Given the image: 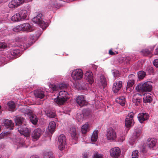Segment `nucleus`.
Here are the masks:
<instances>
[{
	"label": "nucleus",
	"instance_id": "a211bd4d",
	"mask_svg": "<svg viewBox=\"0 0 158 158\" xmlns=\"http://www.w3.org/2000/svg\"><path fill=\"white\" fill-rule=\"evenodd\" d=\"M23 31H31L34 30V27L28 23H25L22 24Z\"/></svg>",
	"mask_w": 158,
	"mask_h": 158
},
{
	"label": "nucleus",
	"instance_id": "603ef678",
	"mask_svg": "<svg viewBox=\"0 0 158 158\" xmlns=\"http://www.w3.org/2000/svg\"><path fill=\"white\" fill-rule=\"evenodd\" d=\"M24 0H15L18 6L23 4Z\"/></svg>",
	"mask_w": 158,
	"mask_h": 158
},
{
	"label": "nucleus",
	"instance_id": "0e129e2a",
	"mask_svg": "<svg viewBox=\"0 0 158 158\" xmlns=\"http://www.w3.org/2000/svg\"><path fill=\"white\" fill-rule=\"evenodd\" d=\"M1 108V106L0 105V109Z\"/></svg>",
	"mask_w": 158,
	"mask_h": 158
},
{
	"label": "nucleus",
	"instance_id": "864d4df0",
	"mask_svg": "<svg viewBox=\"0 0 158 158\" xmlns=\"http://www.w3.org/2000/svg\"><path fill=\"white\" fill-rule=\"evenodd\" d=\"M147 69L149 73H152L154 72L153 69L152 67H149Z\"/></svg>",
	"mask_w": 158,
	"mask_h": 158
},
{
	"label": "nucleus",
	"instance_id": "39448f33",
	"mask_svg": "<svg viewBox=\"0 0 158 158\" xmlns=\"http://www.w3.org/2000/svg\"><path fill=\"white\" fill-rule=\"evenodd\" d=\"M43 15L41 13H39L36 17L32 19V21L35 23H37L42 27H45L46 23L42 20Z\"/></svg>",
	"mask_w": 158,
	"mask_h": 158
},
{
	"label": "nucleus",
	"instance_id": "79ce46f5",
	"mask_svg": "<svg viewBox=\"0 0 158 158\" xmlns=\"http://www.w3.org/2000/svg\"><path fill=\"white\" fill-rule=\"evenodd\" d=\"M21 110V111L25 114H30L32 112L31 110L28 108H23Z\"/></svg>",
	"mask_w": 158,
	"mask_h": 158
},
{
	"label": "nucleus",
	"instance_id": "2eb2a0df",
	"mask_svg": "<svg viewBox=\"0 0 158 158\" xmlns=\"http://www.w3.org/2000/svg\"><path fill=\"white\" fill-rule=\"evenodd\" d=\"M85 76L86 79L89 84H92L93 83L94 81L93 74L91 71H87L85 73Z\"/></svg>",
	"mask_w": 158,
	"mask_h": 158
},
{
	"label": "nucleus",
	"instance_id": "aec40b11",
	"mask_svg": "<svg viewBox=\"0 0 158 158\" xmlns=\"http://www.w3.org/2000/svg\"><path fill=\"white\" fill-rule=\"evenodd\" d=\"M4 124L6 128L11 130L13 129L14 124L11 120L6 119L5 121Z\"/></svg>",
	"mask_w": 158,
	"mask_h": 158
},
{
	"label": "nucleus",
	"instance_id": "3c124183",
	"mask_svg": "<svg viewBox=\"0 0 158 158\" xmlns=\"http://www.w3.org/2000/svg\"><path fill=\"white\" fill-rule=\"evenodd\" d=\"M56 5L54 3H51L50 5L48 6V8L50 10H52L53 8H56Z\"/></svg>",
	"mask_w": 158,
	"mask_h": 158
},
{
	"label": "nucleus",
	"instance_id": "4468645a",
	"mask_svg": "<svg viewBox=\"0 0 158 158\" xmlns=\"http://www.w3.org/2000/svg\"><path fill=\"white\" fill-rule=\"evenodd\" d=\"M42 134V131L40 129H35L33 131L31 136L33 139L37 140L40 137Z\"/></svg>",
	"mask_w": 158,
	"mask_h": 158
},
{
	"label": "nucleus",
	"instance_id": "473e14b6",
	"mask_svg": "<svg viewBox=\"0 0 158 158\" xmlns=\"http://www.w3.org/2000/svg\"><path fill=\"white\" fill-rule=\"evenodd\" d=\"M59 96L62 97L64 98L69 99V95L68 93L65 91H60L59 92Z\"/></svg>",
	"mask_w": 158,
	"mask_h": 158
},
{
	"label": "nucleus",
	"instance_id": "a18cd8bd",
	"mask_svg": "<svg viewBox=\"0 0 158 158\" xmlns=\"http://www.w3.org/2000/svg\"><path fill=\"white\" fill-rule=\"evenodd\" d=\"M138 152L137 150H135L133 152L132 154V158H138Z\"/></svg>",
	"mask_w": 158,
	"mask_h": 158
},
{
	"label": "nucleus",
	"instance_id": "0eeeda50",
	"mask_svg": "<svg viewBox=\"0 0 158 158\" xmlns=\"http://www.w3.org/2000/svg\"><path fill=\"white\" fill-rule=\"evenodd\" d=\"M58 140L59 143V149L60 150H62L65 148L66 138L64 135H61L58 137Z\"/></svg>",
	"mask_w": 158,
	"mask_h": 158
},
{
	"label": "nucleus",
	"instance_id": "8fccbe9b",
	"mask_svg": "<svg viewBox=\"0 0 158 158\" xmlns=\"http://www.w3.org/2000/svg\"><path fill=\"white\" fill-rule=\"evenodd\" d=\"M7 47V44L5 43H0V48H5Z\"/></svg>",
	"mask_w": 158,
	"mask_h": 158
},
{
	"label": "nucleus",
	"instance_id": "c03bdc74",
	"mask_svg": "<svg viewBox=\"0 0 158 158\" xmlns=\"http://www.w3.org/2000/svg\"><path fill=\"white\" fill-rule=\"evenodd\" d=\"M67 85L64 83H62L58 85V89H63L66 88L67 87Z\"/></svg>",
	"mask_w": 158,
	"mask_h": 158
},
{
	"label": "nucleus",
	"instance_id": "de8ad7c7",
	"mask_svg": "<svg viewBox=\"0 0 158 158\" xmlns=\"http://www.w3.org/2000/svg\"><path fill=\"white\" fill-rule=\"evenodd\" d=\"M50 87L53 91H56L58 89V85L56 86L54 84L50 85Z\"/></svg>",
	"mask_w": 158,
	"mask_h": 158
},
{
	"label": "nucleus",
	"instance_id": "c85d7f7f",
	"mask_svg": "<svg viewBox=\"0 0 158 158\" xmlns=\"http://www.w3.org/2000/svg\"><path fill=\"white\" fill-rule=\"evenodd\" d=\"M100 81L103 88H104L107 85L105 77L102 75L100 77Z\"/></svg>",
	"mask_w": 158,
	"mask_h": 158
},
{
	"label": "nucleus",
	"instance_id": "680f3d73",
	"mask_svg": "<svg viewBox=\"0 0 158 158\" xmlns=\"http://www.w3.org/2000/svg\"><path fill=\"white\" fill-rule=\"evenodd\" d=\"M155 53L156 55H158V48L156 49Z\"/></svg>",
	"mask_w": 158,
	"mask_h": 158
},
{
	"label": "nucleus",
	"instance_id": "f8f14e48",
	"mask_svg": "<svg viewBox=\"0 0 158 158\" xmlns=\"http://www.w3.org/2000/svg\"><path fill=\"white\" fill-rule=\"evenodd\" d=\"M77 103L81 106H86L87 104V102L85 99L83 95L79 96L76 98Z\"/></svg>",
	"mask_w": 158,
	"mask_h": 158
},
{
	"label": "nucleus",
	"instance_id": "f3484780",
	"mask_svg": "<svg viewBox=\"0 0 158 158\" xmlns=\"http://www.w3.org/2000/svg\"><path fill=\"white\" fill-rule=\"evenodd\" d=\"M44 92L41 89H38L34 91V94L35 97L42 99L45 96Z\"/></svg>",
	"mask_w": 158,
	"mask_h": 158
},
{
	"label": "nucleus",
	"instance_id": "4d7b16f0",
	"mask_svg": "<svg viewBox=\"0 0 158 158\" xmlns=\"http://www.w3.org/2000/svg\"><path fill=\"white\" fill-rule=\"evenodd\" d=\"M128 77H129V79H132V80L134 79V78L135 77V76L133 74H131L130 75H129Z\"/></svg>",
	"mask_w": 158,
	"mask_h": 158
},
{
	"label": "nucleus",
	"instance_id": "ddd939ff",
	"mask_svg": "<svg viewBox=\"0 0 158 158\" xmlns=\"http://www.w3.org/2000/svg\"><path fill=\"white\" fill-rule=\"evenodd\" d=\"M120 150L118 147L114 148L110 150V155L112 157H118L120 155Z\"/></svg>",
	"mask_w": 158,
	"mask_h": 158
},
{
	"label": "nucleus",
	"instance_id": "2f4dec72",
	"mask_svg": "<svg viewBox=\"0 0 158 158\" xmlns=\"http://www.w3.org/2000/svg\"><path fill=\"white\" fill-rule=\"evenodd\" d=\"M131 59V58L129 56L124 57H121L119 59V61L120 62H124L126 64H128L129 63Z\"/></svg>",
	"mask_w": 158,
	"mask_h": 158
},
{
	"label": "nucleus",
	"instance_id": "13d9d810",
	"mask_svg": "<svg viewBox=\"0 0 158 158\" xmlns=\"http://www.w3.org/2000/svg\"><path fill=\"white\" fill-rule=\"evenodd\" d=\"M109 54L110 55H115V53L113 52L112 49H110L109 51Z\"/></svg>",
	"mask_w": 158,
	"mask_h": 158
},
{
	"label": "nucleus",
	"instance_id": "ea45409f",
	"mask_svg": "<svg viewBox=\"0 0 158 158\" xmlns=\"http://www.w3.org/2000/svg\"><path fill=\"white\" fill-rule=\"evenodd\" d=\"M136 136L137 138L139 137L142 132V129L141 127L137 128L135 129Z\"/></svg>",
	"mask_w": 158,
	"mask_h": 158
},
{
	"label": "nucleus",
	"instance_id": "a19ab883",
	"mask_svg": "<svg viewBox=\"0 0 158 158\" xmlns=\"http://www.w3.org/2000/svg\"><path fill=\"white\" fill-rule=\"evenodd\" d=\"M134 84V79H129L127 83V88L131 87Z\"/></svg>",
	"mask_w": 158,
	"mask_h": 158
},
{
	"label": "nucleus",
	"instance_id": "5701e85b",
	"mask_svg": "<svg viewBox=\"0 0 158 158\" xmlns=\"http://www.w3.org/2000/svg\"><path fill=\"white\" fill-rule=\"evenodd\" d=\"M56 124L55 122H51L49 124L48 126V129L51 133H53L55 131L56 128Z\"/></svg>",
	"mask_w": 158,
	"mask_h": 158
},
{
	"label": "nucleus",
	"instance_id": "b1692460",
	"mask_svg": "<svg viewBox=\"0 0 158 158\" xmlns=\"http://www.w3.org/2000/svg\"><path fill=\"white\" fill-rule=\"evenodd\" d=\"M10 52L11 55L16 57H19L21 55L20 51L19 50L12 48L10 49Z\"/></svg>",
	"mask_w": 158,
	"mask_h": 158
},
{
	"label": "nucleus",
	"instance_id": "6ab92c4d",
	"mask_svg": "<svg viewBox=\"0 0 158 158\" xmlns=\"http://www.w3.org/2000/svg\"><path fill=\"white\" fill-rule=\"evenodd\" d=\"M157 140L155 138H149L147 140V143L150 148H153L156 145Z\"/></svg>",
	"mask_w": 158,
	"mask_h": 158
},
{
	"label": "nucleus",
	"instance_id": "5fc2aeb1",
	"mask_svg": "<svg viewBox=\"0 0 158 158\" xmlns=\"http://www.w3.org/2000/svg\"><path fill=\"white\" fill-rule=\"evenodd\" d=\"M153 64L156 67H158V59L154 60L153 61Z\"/></svg>",
	"mask_w": 158,
	"mask_h": 158
},
{
	"label": "nucleus",
	"instance_id": "412c9836",
	"mask_svg": "<svg viewBox=\"0 0 158 158\" xmlns=\"http://www.w3.org/2000/svg\"><path fill=\"white\" fill-rule=\"evenodd\" d=\"M69 133L73 139L75 140L77 139L78 138V134L77 133L76 128L75 127H72L70 128Z\"/></svg>",
	"mask_w": 158,
	"mask_h": 158
},
{
	"label": "nucleus",
	"instance_id": "58836bf2",
	"mask_svg": "<svg viewBox=\"0 0 158 158\" xmlns=\"http://www.w3.org/2000/svg\"><path fill=\"white\" fill-rule=\"evenodd\" d=\"M138 77L139 79H142L145 77L146 73L143 71H140L138 73Z\"/></svg>",
	"mask_w": 158,
	"mask_h": 158
},
{
	"label": "nucleus",
	"instance_id": "052dcab7",
	"mask_svg": "<svg viewBox=\"0 0 158 158\" xmlns=\"http://www.w3.org/2000/svg\"><path fill=\"white\" fill-rule=\"evenodd\" d=\"M125 139L124 137L122 136V138H120L119 141L120 142H123Z\"/></svg>",
	"mask_w": 158,
	"mask_h": 158
},
{
	"label": "nucleus",
	"instance_id": "c756f323",
	"mask_svg": "<svg viewBox=\"0 0 158 158\" xmlns=\"http://www.w3.org/2000/svg\"><path fill=\"white\" fill-rule=\"evenodd\" d=\"M98 137V131L97 130L94 131L91 137V140L92 142H96Z\"/></svg>",
	"mask_w": 158,
	"mask_h": 158
},
{
	"label": "nucleus",
	"instance_id": "f257e3e1",
	"mask_svg": "<svg viewBox=\"0 0 158 158\" xmlns=\"http://www.w3.org/2000/svg\"><path fill=\"white\" fill-rule=\"evenodd\" d=\"M135 89L139 92H150L152 90V86L151 82L147 81L139 84Z\"/></svg>",
	"mask_w": 158,
	"mask_h": 158
},
{
	"label": "nucleus",
	"instance_id": "393cba45",
	"mask_svg": "<svg viewBox=\"0 0 158 158\" xmlns=\"http://www.w3.org/2000/svg\"><path fill=\"white\" fill-rule=\"evenodd\" d=\"M154 48V47H152L150 48L151 50H149L147 48L143 49L141 51V52L144 56H147L151 53V51L153 50Z\"/></svg>",
	"mask_w": 158,
	"mask_h": 158
},
{
	"label": "nucleus",
	"instance_id": "cd10ccee",
	"mask_svg": "<svg viewBox=\"0 0 158 158\" xmlns=\"http://www.w3.org/2000/svg\"><path fill=\"white\" fill-rule=\"evenodd\" d=\"M89 124L87 123H86L83 125L81 128L82 132L83 134H85L87 132L89 131Z\"/></svg>",
	"mask_w": 158,
	"mask_h": 158
},
{
	"label": "nucleus",
	"instance_id": "338daca9",
	"mask_svg": "<svg viewBox=\"0 0 158 158\" xmlns=\"http://www.w3.org/2000/svg\"><path fill=\"white\" fill-rule=\"evenodd\" d=\"M0 158H2L1 157H0Z\"/></svg>",
	"mask_w": 158,
	"mask_h": 158
},
{
	"label": "nucleus",
	"instance_id": "423d86ee",
	"mask_svg": "<svg viewBox=\"0 0 158 158\" xmlns=\"http://www.w3.org/2000/svg\"><path fill=\"white\" fill-rule=\"evenodd\" d=\"M106 135L107 139L111 141L115 140L117 137L115 131L111 128L107 130Z\"/></svg>",
	"mask_w": 158,
	"mask_h": 158
},
{
	"label": "nucleus",
	"instance_id": "6e6552de",
	"mask_svg": "<svg viewBox=\"0 0 158 158\" xmlns=\"http://www.w3.org/2000/svg\"><path fill=\"white\" fill-rule=\"evenodd\" d=\"M15 125L19 127L26 126V121L25 118L21 116H16L15 118Z\"/></svg>",
	"mask_w": 158,
	"mask_h": 158
},
{
	"label": "nucleus",
	"instance_id": "72a5a7b5",
	"mask_svg": "<svg viewBox=\"0 0 158 158\" xmlns=\"http://www.w3.org/2000/svg\"><path fill=\"white\" fill-rule=\"evenodd\" d=\"M8 6L10 8H13L18 6L15 0H12L9 3Z\"/></svg>",
	"mask_w": 158,
	"mask_h": 158
},
{
	"label": "nucleus",
	"instance_id": "7c9ffc66",
	"mask_svg": "<svg viewBox=\"0 0 158 158\" xmlns=\"http://www.w3.org/2000/svg\"><path fill=\"white\" fill-rule=\"evenodd\" d=\"M46 115L50 118H54L56 116L55 112L53 110H48L46 112Z\"/></svg>",
	"mask_w": 158,
	"mask_h": 158
},
{
	"label": "nucleus",
	"instance_id": "20e7f679",
	"mask_svg": "<svg viewBox=\"0 0 158 158\" xmlns=\"http://www.w3.org/2000/svg\"><path fill=\"white\" fill-rule=\"evenodd\" d=\"M83 73L80 69H77L72 73L71 76L74 80H80L82 78Z\"/></svg>",
	"mask_w": 158,
	"mask_h": 158
},
{
	"label": "nucleus",
	"instance_id": "9b49d317",
	"mask_svg": "<svg viewBox=\"0 0 158 158\" xmlns=\"http://www.w3.org/2000/svg\"><path fill=\"white\" fill-rule=\"evenodd\" d=\"M137 117L139 122L142 123L144 121L148 119L149 116L148 113L143 112L139 114L138 115Z\"/></svg>",
	"mask_w": 158,
	"mask_h": 158
},
{
	"label": "nucleus",
	"instance_id": "1a4fd4ad",
	"mask_svg": "<svg viewBox=\"0 0 158 158\" xmlns=\"http://www.w3.org/2000/svg\"><path fill=\"white\" fill-rule=\"evenodd\" d=\"M18 131L20 134L24 135V136L28 137L30 136L31 129L27 128L25 126L22 127H18Z\"/></svg>",
	"mask_w": 158,
	"mask_h": 158
},
{
	"label": "nucleus",
	"instance_id": "6e6d98bb",
	"mask_svg": "<svg viewBox=\"0 0 158 158\" xmlns=\"http://www.w3.org/2000/svg\"><path fill=\"white\" fill-rule=\"evenodd\" d=\"M6 135V134L5 133H2L0 134V139L3 138Z\"/></svg>",
	"mask_w": 158,
	"mask_h": 158
},
{
	"label": "nucleus",
	"instance_id": "4c0bfd02",
	"mask_svg": "<svg viewBox=\"0 0 158 158\" xmlns=\"http://www.w3.org/2000/svg\"><path fill=\"white\" fill-rule=\"evenodd\" d=\"M152 99L150 95H148L144 96L143 98V101L144 102H150L152 101Z\"/></svg>",
	"mask_w": 158,
	"mask_h": 158
},
{
	"label": "nucleus",
	"instance_id": "9d476101",
	"mask_svg": "<svg viewBox=\"0 0 158 158\" xmlns=\"http://www.w3.org/2000/svg\"><path fill=\"white\" fill-rule=\"evenodd\" d=\"M122 85V81H117L114 83L112 87V90L114 93H117L121 89Z\"/></svg>",
	"mask_w": 158,
	"mask_h": 158
},
{
	"label": "nucleus",
	"instance_id": "7ed1b4c3",
	"mask_svg": "<svg viewBox=\"0 0 158 158\" xmlns=\"http://www.w3.org/2000/svg\"><path fill=\"white\" fill-rule=\"evenodd\" d=\"M134 115V113L131 112L127 116L125 122L126 127L129 128L134 125L135 123L133 119Z\"/></svg>",
	"mask_w": 158,
	"mask_h": 158
},
{
	"label": "nucleus",
	"instance_id": "4be33fe9",
	"mask_svg": "<svg viewBox=\"0 0 158 158\" xmlns=\"http://www.w3.org/2000/svg\"><path fill=\"white\" fill-rule=\"evenodd\" d=\"M116 102L122 106H124L126 102V98L123 96L119 97L116 99Z\"/></svg>",
	"mask_w": 158,
	"mask_h": 158
},
{
	"label": "nucleus",
	"instance_id": "bb28decb",
	"mask_svg": "<svg viewBox=\"0 0 158 158\" xmlns=\"http://www.w3.org/2000/svg\"><path fill=\"white\" fill-rule=\"evenodd\" d=\"M31 122L34 125H36L38 121V118L34 114H32L30 117Z\"/></svg>",
	"mask_w": 158,
	"mask_h": 158
},
{
	"label": "nucleus",
	"instance_id": "a878e982",
	"mask_svg": "<svg viewBox=\"0 0 158 158\" xmlns=\"http://www.w3.org/2000/svg\"><path fill=\"white\" fill-rule=\"evenodd\" d=\"M7 105L8 107V110L10 111H14L15 109V105L14 102L12 101H9L7 103Z\"/></svg>",
	"mask_w": 158,
	"mask_h": 158
},
{
	"label": "nucleus",
	"instance_id": "69168bd1",
	"mask_svg": "<svg viewBox=\"0 0 158 158\" xmlns=\"http://www.w3.org/2000/svg\"><path fill=\"white\" fill-rule=\"evenodd\" d=\"M116 54H118V52H116Z\"/></svg>",
	"mask_w": 158,
	"mask_h": 158
},
{
	"label": "nucleus",
	"instance_id": "e433bc0d",
	"mask_svg": "<svg viewBox=\"0 0 158 158\" xmlns=\"http://www.w3.org/2000/svg\"><path fill=\"white\" fill-rule=\"evenodd\" d=\"M82 113L84 116H88L90 114L91 111L89 109H85L83 110Z\"/></svg>",
	"mask_w": 158,
	"mask_h": 158
},
{
	"label": "nucleus",
	"instance_id": "c9c22d12",
	"mask_svg": "<svg viewBox=\"0 0 158 158\" xmlns=\"http://www.w3.org/2000/svg\"><path fill=\"white\" fill-rule=\"evenodd\" d=\"M44 158H53V153L52 152H47L44 153Z\"/></svg>",
	"mask_w": 158,
	"mask_h": 158
},
{
	"label": "nucleus",
	"instance_id": "49530a36",
	"mask_svg": "<svg viewBox=\"0 0 158 158\" xmlns=\"http://www.w3.org/2000/svg\"><path fill=\"white\" fill-rule=\"evenodd\" d=\"M113 73L114 77L115 78L118 77L119 76V73L118 70H114L113 72Z\"/></svg>",
	"mask_w": 158,
	"mask_h": 158
},
{
	"label": "nucleus",
	"instance_id": "09e8293b",
	"mask_svg": "<svg viewBox=\"0 0 158 158\" xmlns=\"http://www.w3.org/2000/svg\"><path fill=\"white\" fill-rule=\"evenodd\" d=\"M93 158H103V156L98 153H96L94 155Z\"/></svg>",
	"mask_w": 158,
	"mask_h": 158
},
{
	"label": "nucleus",
	"instance_id": "dca6fc26",
	"mask_svg": "<svg viewBox=\"0 0 158 158\" xmlns=\"http://www.w3.org/2000/svg\"><path fill=\"white\" fill-rule=\"evenodd\" d=\"M68 99L63 97L58 96L55 99L54 101L57 104L62 105L64 104Z\"/></svg>",
	"mask_w": 158,
	"mask_h": 158
},
{
	"label": "nucleus",
	"instance_id": "f704fd0d",
	"mask_svg": "<svg viewBox=\"0 0 158 158\" xmlns=\"http://www.w3.org/2000/svg\"><path fill=\"white\" fill-rule=\"evenodd\" d=\"M133 102L136 106H139L141 101V100L139 97H134L132 100Z\"/></svg>",
	"mask_w": 158,
	"mask_h": 158
},
{
	"label": "nucleus",
	"instance_id": "bf43d9fd",
	"mask_svg": "<svg viewBox=\"0 0 158 158\" xmlns=\"http://www.w3.org/2000/svg\"><path fill=\"white\" fill-rule=\"evenodd\" d=\"M30 158H39L37 155H33L30 157Z\"/></svg>",
	"mask_w": 158,
	"mask_h": 158
},
{
	"label": "nucleus",
	"instance_id": "f03ea898",
	"mask_svg": "<svg viewBox=\"0 0 158 158\" xmlns=\"http://www.w3.org/2000/svg\"><path fill=\"white\" fill-rule=\"evenodd\" d=\"M27 10H22L18 13L15 14L11 18L12 21L17 22L25 19L27 15Z\"/></svg>",
	"mask_w": 158,
	"mask_h": 158
},
{
	"label": "nucleus",
	"instance_id": "37998d69",
	"mask_svg": "<svg viewBox=\"0 0 158 158\" xmlns=\"http://www.w3.org/2000/svg\"><path fill=\"white\" fill-rule=\"evenodd\" d=\"M13 31H23L22 24H20L16 26L13 28Z\"/></svg>",
	"mask_w": 158,
	"mask_h": 158
},
{
	"label": "nucleus",
	"instance_id": "e2e57ef3",
	"mask_svg": "<svg viewBox=\"0 0 158 158\" xmlns=\"http://www.w3.org/2000/svg\"><path fill=\"white\" fill-rule=\"evenodd\" d=\"M87 154L86 153H85L83 155V158H87Z\"/></svg>",
	"mask_w": 158,
	"mask_h": 158
}]
</instances>
